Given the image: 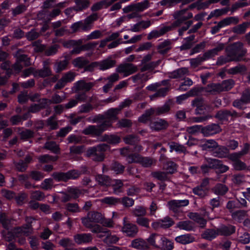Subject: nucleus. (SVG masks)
Segmentation results:
<instances>
[{"label":"nucleus","mask_w":250,"mask_h":250,"mask_svg":"<svg viewBox=\"0 0 250 250\" xmlns=\"http://www.w3.org/2000/svg\"><path fill=\"white\" fill-rule=\"evenodd\" d=\"M191 105L193 107H196L195 113L200 115L199 116L194 118L195 122H203L212 118L209 113L210 108L204 104L202 98H195L192 101Z\"/></svg>","instance_id":"1"},{"label":"nucleus","mask_w":250,"mask_h":250,"mask_svg":"<svg viewBox=\"0 0 250 250\" xmlns=\"http://www.w3.org/2000/svg\"><path fill=\"white\" fill-rule=\"evenodd\" d=\"M127 148L120 149L121 155L126 157V161L128 164H139L146 167H149L152 165V160L150 158L142 156L139 154V152L130 154Z\"/></svg>","instance_id":"2"},{"label":"nucleus","mask_w":250,"mask_h":250,"mask_svg":"<svg viewBox=\"0 0 250 250\" xmlns=\"http://www.w3.org/2000/svg\"><path fill=\"white\" fill-rule=\"evenodd\" d=\"M31 232V226L30 224H27L22 227L15 228L12 231H3L2 235L7 241H11L15 237H21V240H20L19 242L21 244H22L25 241V239L23 237L29 235Z\"/></svg>","instance_id":"3"},{"label":"nucleus","mask_w":250,"mask_h":250,"mask_svg":"<svg viewBox=\"0 0 250 250\" xmlns=\"http://www.w3.org/2000/svg\"><path fill=\"white\" fill-rule=\"evenodd\" d=\"M243 44L240 42L233 43L226 49L228 56L233 61H240L246 53V51L243 49Z\"/></svg>","instance_id":"4"},{"label":"nucleus","mask_w":250,"mask_h":250,"mask_svg":"<svg viewBox=\"0 0 250 250\" xmlns=\"http://www.w3.org/2000/svg\"><path fill=\"white\" fill-rule=\"evenodd\" d=\"M96 237L101 238L104 243L110 245L116 243L119 238L115 235H111L107 228H103L95 224V235Z\"/></svg>","instance_id":"5"},{"label":"nucleus","mask_w":250,"mask_h":250,"mask_svg":"<svg viewBox=\"0 0 250 250\" xmlns=\"http://www.w3.org/2000/svg\"><path fill=\"white\" fill-rule=\"evenodd\" d=\"M169 110L170 107L167 104H165L163 106L157 108L151 107L146 109L145 113L139 117L138 121L140 123H146L151 120V116L153 115H160L167 113Z\"/></svg>","instance_id":"6"},{"label":"nucleus","mask_w":250,"mask_h":250,"mask_svg":"<svg viewBox=\"0 0 250 250\" xmlns=\"http://www.w3.org/2000/svg\"><path fill=\"white\" fill-rule=\"evenodd\" d=\"M137 138L134 135H128L124 138V142L129 146L123 147L129 150V153L134 154L136 152H140L143 150V146L137 143Z\"/></svg>","instance_id":"7"},{"label":"nucleus","mask_w":250,"mask_h":250,"mask_svg":"<svg viewBox=\"0 0 250 250\" xmlns=\"http://www.w3.org/2000/svg\"><path fill=\"white\" fill-rule=\"evenodd\" d=\"M85 170L79 171L77 170H70L66 173H53V177L58 181H66L69 179H75L78 178Z\"/></svg>","instance_id":"8"},{"label":"nucleus","mask_w":250,"mask_h":250,"mask_svg":"<svg viewBox=\"0 0 250 250\" xmlns=\"http://www.w3.org/2000/svg\"><path fill=\"white\" fill-rule=\"evenodd\" d=\"M241 115L234 109H221L217 111L215 118L220 121H228L230 117L236 118L240 117Z\"/></svg>","instance_id":"9"},{"label":"nucleus","mask_w":250,"mask_h":250,"mask_svg":"<svg viewBox=\"0 0 250 250\" xmlns=\"http://www.w3.org/2000/svg\"><path fill=\"white\" fill-rule=\"evenodd\" d=\"M122 231L127 236L134 237L137 235L139 229L136 225L126 221L125 218L123 226L122 228Z\"/></svg>","instance_id":"10"},{"label":"nucleus","mask_w":250,"mask_h":250,"mask_svg":"<svg viewBox=\"0 0 250 250\" xmlns=\"http://www.w3.org/2000/svg\"><path fill=\"white\" fill-rule=\"evenodd\" d=\"M220 160L211 158L206 157L203 165L201 166V170L204 174L208 173L210 169H216Z\"/></svg>","instance_id":"11"},{"label":"nucleus","mask_w":250,"mask_h":250,"mask_svg":"<svg viewBox=\"0 0 250 250\" xmlns=\"http://www.w3.org/2000/svg\"><path fill=\"white\" fill-rule=\"evenodd\" d=\"M137 66L133 63L121 64L116 68V71L119 73H123L124 77H127L137 71Z\"/></svg>","instance_id":"12"},{"label":"nucleus","mask_w":250,"mask_h":250,"mask_svg":"<svg viewBox=\"0 0 250 250\" xmlns=\"http://www.w3.org/2000/svg\"><path fill=\"white\" fill-rule=\"evenodd\" d=\"M76 74L72 71H69L62 75V78L57 82L54 86L56 89H60L65 86L68 83H71L75 80Z\"/></svg>","instance_id":"13"},{"label":"nucleus","mask_w":250,"mask_h":250,"mask_svg":"<svg viewBox=\"0 0 250 250\" xmlns=\"http://www.w3.org/2000/svg\"><path fill=\"white\" fill-rule=\"evenodd\" d=\"M226 208L229 209V211L231 213V216L233 219H241L244 215V211L241 210L232 212L234 208H239V202L237 201H229L227 204Z\"/></svg>","instance_id":"14"},{"label":"nucleus","mask_w":250,"mask_h":250,"mask_svg":"<svg viewBox=\"0 0 250 250\" xmlns=\"http://www.w3.org/2000/svg\"><path fill=\"white\" fill-rule=\"evenodd\" d=\"M109 148L108 145L102 144L95 146V162L103 161L105 157L104 152Z\"/></svg>","instance_id":"15"},{"label":"nucleus","mask_w":250,"mask_h":250,"mask_svg":"<svg viewBox=\"0 0 250 250\" xmlns=\"http://www.w3.org/2000/svg\"><path fill=\"white\" fill-rule=\"evenodd\" d=\"M116 64V61L109 57L100 62H95V67L99 66L100 70L104 71L114 67Z\"/></svg>","instance_id":"16"},{"label":"nucleus","mask_w":250,"mask_h":250,"mask_svg":"<svg viewBox=\"0 0 250 250\" xmlns=\"http://www.w3.org/2000/svg\"><path fill=\"white\" fill-rule=\"evenodd\" d=\"M220 130L219 125L216 124H211L203 126L202 134L204 136L208 137L219 133Z\"/></svg>","instance_id":"17"},{"label":"nucleus","mask_w":250,"mask_h":250,"mask_svg":"<svg viewBox=\"0 0 250 250\" xmlns=\"http://www.w3.org/2000/svg\"><path fill=\"white\" fill-rule=\"evenodd\" d=\"M172 30V26H164L158 30H153L147 36V39L151 40L153 38H157L164 35L167 32Z\"/></svg>","instance_id":"18"},{"label":"nucleus","mask_w":250,"mask_h":250,"mask_svg":"<svg viewBox=\"0 0 250 250\" xmlns=\"http://www.w3.org/2000/svg\"><path fill=\"white\" fill-rule=\"evenodd\" d=\"M236 231V227L231 224L222 225L217 229V232L221 236H229L234 234Z\"/></svg>","instance_id":"19"},{"label":"nucleus","mask_w":250,"mask_h":250,"mask_svg":"<svg viewBox=\"0 0 250 250\" xmlns=\"http://www.w3.org/2000/svg\"><path fill=\"white\" fill-rule=\"evenodd\" d=\"M49 64V62L47 61L43 62L42 68L39 70H36V71L34 73V76L35 77L42 78L50 76L52 74V71L48 66Z\"/></svg>","instance_id":"20"},{"label":"nucleus","mask_w":250,"mask_h":250,"mask_svg":"<svg viewBox=\"0 0 250 250\" xmlns=\"http://www.w3.org/2000/svg\"><path fill=\"white\" fill-rule=\"evenodd\" d=\"M120 110L118 107L111 108L109 109L105 113V117L102 115V121H108L112 123L113 121H115L118 119L117 115L119 114Z\"/></svg>","instance_id":"21"},{"label":"nucleus","mask_w":250,"mask_h":250,"mask_svg":"<svg viewBox=\"0 0 250 250\" xmlns=\"http://www.w3.org/2000/svg\"><path fill=\"white\" fill-rule=\"evenodd\" d=\"M92 87V83H85L83 80H81L75 83L72 89L75 92L79 91L86 92L89 90Z\"/></svg>","instance_id":"22"},{"label":"nucleus","mask_w":250,"mask_h":250,"mask_svg":"<svg viewBox=\"0 0 250 250\" xmlns=\"http://www.w3.org/2000/svg\"><path fill=\"white\" fill-rule=\"evenodd\" d=\"M112 125V123L108 121H102V123L97 126H95V138L99 140L103 136V132Z\"/></svg>","instance_id":"23"},{"label":"nucleus","mask_w":250,"mask_h":250,"mask_svg":"<svg viewBox=\"0 0 250 250\" xmlns=\"http://www.w3.org/2000/svg\"><path fill=\"white\" fill-rule=\"evenodd\" d=\"M187 12V9H181L179 11H176L173 15L175 19L176 20L174 21L172 25L168 26H172V29L176 27L180 26L182 23L185 21V19H184L182 17L183 15H185Z\"/></svg>","instance_id":"24"},{"label":"nucleus","mask_w":250,"mask_h":250,"mask_svg":"<svg viewBox=\"0 0 250 250\" xmlns=\"http://www.w3.org/2000/svg\"><path fill=\"white\" fill-rule=\"evenodd\" d=\"M24 62L25 65H29L31 64L29 59L27 56L25 55H20L18 58L17 62L13 65V68L16 72H19L22 67L21 62Z\"/></svg>","instance_id":"25"},{"label":"nucleus","mask_w":250,"mask_h":250,"mask_svg":"<svg viewBox=\"0 0 250 250\" xmlns=\"http://www.w3.org/2000/svg\"><path fill=\"white\" fill-rule=\"evenodd\" d=\"M175 240L177 243L187 245L194 242L195 238L193 234L187 233L176 237Z\"/></svg>","instance_id":"26"},{"label":"nucleus","mask_w":250,"mask_h":250,"mask_svg":"<svg viewBox=\"0 0 250 250\" xmlns=\"http://www.w3.org/2000/svg\"><path fill=\"white\" fill-rule=\"evenodd\" d=\"M131 247L139 250H147L149 248L147 242L140 238L133 240L131 243Z\"/></svg>","instance_id":"27"},{"label":"nucleus","mask_w":250,"mask_h":250,"mask_svg":"<svg viewBox=\"0 0 250 250\" xmlns=\"http://www.w3.org/2000/svg\"><path fill=\"white\" fill-rule=\"evenodd\" d=\"M99 141L101 142H106L111 145H116L121 142V138L119 136L116 135L104 134L99 138Z\"/></svg>","instance_id":"28"},{"label":"nucleus","mask_w":250,"mask_h":250,"mask_svg":"<svg viewBox=\"0 0 250 250\" xmlns=\"http://www.w3.org/2000/svg\"><path fill=\"white\" fill-rule=\"evenodd\" d=\"M95 223H98L105 227H111L112 226V222L106 219L102 214L95 211Z\"/></svg>","instance_id":"29"},{"label":"nucleus","mask_w":250,"mask_h":250,"mask_svg":"<svg viewBox=\"0 0 250 250\" xmlns=\"http://www.w3.org/2000/svg\"><path fill=\"white\" fill-rule=\"evenodd\" d=\"M75 242L78 244L87 243L92 241V236L88 233L77 234L74 236Z\"/></svg>","instance_id":"30"},{"label":"nucleus","mask_w":250,"mask_h":250,"mask_svg":"<svg viewBox=\"0 0 250 250\" xmlns=\"http://www.w3.org/2000/svg\"><path fill=\"white\" fill-rule=\"evenodd\" d=\"M158 248H161L163 250H172L174 248V244L172 241L169 240L167 238L161 236Z\"/></svg>","instance_id":"31"},{"label":"nucleus","mask_w":250,"mask_h":250,"mask_svg":"<svg viewBox=\"0 0 250 250\" xmlns=\"http://www.w3.org/2000/svg\"><path fill=\"white\" fill-rule=\"evenodd\" d=\"M92 0H74L75 5L74 6V11H82L87 9Z\"/></svg>","instance_id":"32"},{"label":"nucleus","mask_w":250,"mask_h":250,"mask_svg":"<svg viewBox=\"0 0 250 250\" xmlns=\"http://www.w3.org/2000/svg\"><path fill=\"white\" fill-rule=\"evenodd\" d=\"M170 43V42L168 40L159 43L157 46L158 52L162 55L167 54L171 49Z\"/></svg>","instance_id":"33"},{"label":"nucleus","mask_w":250,"mask_h":250,"mask_svg":"<svg viewBox=\"0 0 250 250\" xmlns=\"http://www.w3.org/2000/svg\"><path fill=\"white\" fill-rule=\"evenodd\" d=\"M220 83V91H228L231 90L235 84V82L231 79L223 81Z\"/></svg>","instance_id":"34"},{"label":"nucleus","mask_w":250,"mask_h":250,"mask_svg":"<svg viewBox=\"0 0 250 250\" xmlns=\"http://www.w3.org/2000/svg\"><path fill=\"white\" fill-rule=\"evenodd\" d=\"M94 213L93 212H89L87 216L82 219V223L84 226L87 228L93 229L94 226Z\"/></svg>","instance_id":"35"},{"label":"nucleus","mask_w":250,"mask_h":250,"mask_svg":"<svg viewBox=\"0 0 250 250\" xmlns=\"http://www.w3.org/2000/svg\"><path fill=\"white\" fill-rule=\"evenodd\" d=\"M239 21V19L236 17H229L224 19L220 21L218 24L222 28L224 27L228 26L231 23L237 24Z\"/></svg>","instance_id":"36"},{"label":"nucleus","mask_w":250,"mask_h":250,"mask_svg":"<svg viewBox=\"0 0 250 250\" xmlns=\"http://www.w3.org/2000/svg\"><path fill=\"white\" fill-rule=\"evenodd\" d=\"M161 235L155 233H153L150 235L149 237L147 239V243L149 246H153L156 248H158V245L159 244L160 239L161 238Z\"/></svg>","instance_id":"37"},{"label":"nucleus","mask_w":250,"mask_h":250,"mask_svg":"<svg viewBox=\"0 0 250 250\" xmlns=\"http://www.w3.org/2000/svg\"><path fill=\"white\" fill-rule=\"evenodd\" d=\"M218 234L219 233L217 232V230L208 229L203 232L202 237L205 239L211 241L215 239Z\"/></svg>","instance_id":"38"},{"label":"nucleus","mask_w":250,"mask_h":250,"mask_svg":"<svg viewBox=\"0 0 250 250\" xmlns=\"http://www.w3.org/2000/svg\"><path fill=\"white\" fill-rule=\"evenodd\" d=\"M117 0H102L95 3V12L103 8H106Z\"/></svg>","instance_id":"39"},{"label":"nucleus","mask_w":250,"mask_h":250,"mask_svg":"<svg viewBox=\"0 0 250 250\" xmlns=\"http://www.w3.org/2000/svg\"><path fill=\"white\" fill-rule=\"evenodd\" d=\"M167 126V121L163 119H159L151 123V127L156 131H159L165 129Z\"/></svg>","instance_id":"40"},{"label":"nucleus","mask_w":250,"mask_h":250,"mask_svg":"<svg viewBox=\"0 0 250 250\" xmlns=\"http://www.w3.org/2000/svg\"><path fill=\"white\" fill-rule=\"evenodd\" d=\"M83 31H87L91 29L94 23V15L91 14L84 21H82Z\"/></svg>","instance_id":"41"},{"label":"nucleus","mask_w":250,"mask_h":250,"mask_svg":"<svg viewBox=\"0 0 250 250\" xmlns=\"http://www.w3.org/2000/svg\"><path fill=\"white\" fill-rule=\"evenodd\" d=\"M213 192L220 196L226 194L228 191V187L222 184H217L212 189Z\"/></svg>","instance_id":"42"},{"label":"nucleus","mask_w":250,"mask_h":250,"mask_svg":"<svg viewBox=\"0 0 250 250\" xmlns=\"http://www.w3.org/2000/svg\"><path fill=\"white\" fill-rule=\"evenodd\" d=\"M177 227L180 229L191 231L193 229V223L190 221H183L179 222Z\"/></svg>","instance_id":"43"},{"label":"nucleus","mask_w":250,"mask_h":250,"mask_svg":"<svg viewBox=\"0 0 250 250\" xmlns=\"http://www.w3.org/2000/svg\"><path fill=\"white\" fill-rule=\"evenodd\" d=\"M222 49V46H218L213 49L208 50L205 52L203 55L207 60H208L214 57L215 55H217L218 53L221 51Z\"/></svg>","instance_id":"44"},{"label":"nucleus","mask_w":250,"mask_h":250,"mask_svg":"<svg viewBox=\"0 0 250 250\" xmlns=\"http://www.w3.org/2000/svg\"><path fill=\"white\" fill-rule=\"evenodd\" d=\"M188 72V69L186 67L177 69L171 72L170 78L172 79L182 78L185 76Z\"/></svg>","instance_id":"45"},{"label":"nucleus","mask_w":250,"mask_h":250,"mask_svg":"<svg viewBox=\"0 0 250 250\" xmlns=\"http://www.w3.org/2000/svg\"><path fill=\"white\" fill-rule=\"evenodd\" d=\"M227 150L225 146H219L218 144V146L212 151V153L215 157L223 158L225 156Z\"/></svg>","instance_id":"46"},{"label":"nucleus","mask_w":250,"mask_h":250,"mask_svg":"<svg viewBox=\"0 0 250 250\" xmlns=\"http://www.w3.org/2000/svg\"><path fill=\"white\" fill-rule=\"evenodd\" d=\"M94 45L93 43H88L85 45L82 44L74 46L73 49L71 51L72 54H79L82 51L86 50L92 48Z\"/></svg>","instance_id":"47"},{"label":"nucleus","mask_w":250,"mask_h":250,"mask_svg":"<svg viewBox=\"0 0 250 250\" xmlns=\"http://www.w3.org/2000/svg\"><path fill=\"white\" fill-rule=\"evenodd\" d=\"M217 146L218 143L215 140L209 139L207 140L202 146L205 150L212 151Z\"/></svg>","instance_id":"48"},{"label":"nucleus","mask_w":250,"mask_h":250,"mask_svg":"<svg viewBox=\"0 0 250 250\" xmlns=\"http://www.w3.org/2000/svg\"><path fill=\"white\" fill-rule=\"evenodd\" d=\"M68 64V60L65 59L64 60L56 62L54 64V69L57 73H59L65 70Z\"/></svg>","instance_id":"49"},{"label":"nucleus","mask_w":250,"mask_h":250,"mask_svg":"<svg viewBox=\"0 0 250 250\" xmlns=\"http://www.w3.org/2000/svg\"><path fill=\"white\" fill-rule=\"evenodd\" d=\"M95 180L98 182L102 186H108L110 184V178L109 176L104 175H98L95 176Z\"/></svg>","instance_id":"50"},{"label":"nucleus","mask_w":250,"mask_h":250,"mask_svg":"<svg viewBox=\"0 0 250 250\" xmlns=\"http://www.w3.org/2000/svg\"><path fill=\"white\" fill-rule=\"evenodd\" d=\"M111 169L116 174H121L124 173L125 167L117 161L113 162L111 166Z\"/></svg>","instance_id":"51"},{"label":"nucleus","mask_w":250,"mask_h":250,"mask_svg":"<svg viewBox=\"0 0 250 250\" xmlns=\"http://www.w3.org/2000/svg\"><path fill=\"white\" fill-rule=\"evenodd\" d=\"M150 220L145 216H141L136 218V222L140 227L146 228L147 229H150L149 222Z\"/></svg>","instance_id":"52"},{"label":"nucleus","mask_w":250,"mask_h":250,"mask_svg":"<svg viewBox=\"0 0 250 250\" xmlns=\"http://www.w3.org/2000/svg\"><path fill=\"white\" fill-rule=\"evenodd\" d=\"M89 63V61L83 57H78L72 61V64L75 67L82 68Z\"/></svg>","instance_id":"53"},{"label":"nucleus","mask_w":250,"mask_h":250,"mask_svg":"<svg viewBox=\"0 0 250 250\" xmlns=\"http://www.w3.org/2000/svg\"><path fill=\"white\" fill-rule=\"evenodd\" d=\"M220 85L219 83H211L207 85L206 87V91L212 93L213 92L220 93Z\"/></svg>","instance_id":"54"},{"label":"nucleus","mask_w":250,"mask_h":250,"mask_svg":"<svg viewBox=\"0 0 250 250\" xmlns=\"http://www.w3.org/2000/svg\"><path fill=\"white\" fill-rule=\"evenodd\" d=\"M149 7V3L147 0L138 2L134 5V9L139 12H143Z\"/></svg>","instance_id":"55"},{"label":"nucleus","mask_w":250,"mask_h":250,"mask_svg":"<svg viewBox=\"0 0 250 250\" xmlns=\"http://www.w3.org/2000/svg\"><path fill=\"white\" fill-rule=\"evenodd\" d=\"M44 147L55 153H59L60 148L59 146L54 142H48L45 144Z\"/></svg>","instance_id":"56"},{"label":"nucleus","mask_w":250,"mask_h":250,"mask_svg":"<svg viewBox=\"0 0 250 250\" xmlns=\"http://www.w3.org/2000/svg\"><path fill=\"white\" fill-rule=\"evenodd\" d=\"M247 25V23L243 22L242 24H239L234 27L233 28L232 31L233 33L237 34H243L246 32Z\"/></svg>","instance_id":"57"},{"label":"nucleus","mask_w":250,"mask_h":250,"mask_svg":"<svg viewBox=\"0 0 250 250\" xmlns=\"http://www.w3.org/2000/svg\"><path fill=\"white\" fill-rule=\"evenodd\" d=\"M120 198L114 197H105L102 199V202L109 205H116L119 204Z\"/></svg>","instance_id":"58"},{"label":"nucleus","mask_w":250,"mask_h":250,"mask_svg":"<svg viewBox=\"0 0 250 250\" xmlns=\"http://www.w3.org/2000/svg\"><path fill=\"white\" fill-rule=\"evenodd\" d=\"M246 68L243 65H237L235 67L230 68L227 70V72L231 75H236L241 73L245 71Z\"/></svg>","instance_id":"59"},{"label":"nucleus","mask_w":250,"mask_h":250,"mask_svg":"<svg viewBox=\"0 0 250 250\" xmlns=\"http://www.w3.org/2000/svg\"><path fill=\"white\" fill-rule=\"evenodd\" d=\"M163 229H167L174 224V221L169 216H167L163 219H160Z\"/></svg>","instance_id":"60"},{"label":"nucleus","mask_w":250,"mask_h":250,"mask_svg":"<svg viewBox=\"0 0 250 250\" xmlns=\"http://www.w3.org/2000/svg\"><path fill=\"white\" fill-rule=\"evenodd\" d=\"M192 192L193 194L198 195L201 198L206 196L208 193V190L207 189H203L198 186L194 188H193Z\"/></svg>","instance_id":"61"},{"label":"nucleus","mask_w":250,"mask_h":250,"mask_svg":"<svg viewBox=\"0 0 250 250\" xmlns=\"http://www.w3.org/2000/svg\"><path fill=\"white\" fill-rule=\"evenodd\" d=\"M146 211L145 207L142 206H138L136 207L133 211L134 215L137 217L145 216L146 215Z\"/></svg>","instance_id":"62"},{"label":"nucleus","mask_w":250,"mask_h":250,"mask_svg":"<svg viewBox=\"0 0 250 250\" xmlns=\"http://www.w3.org/2000/svg\"><path fill=\"white\" fill-rule=\"evenodd\" d=\"M232 167L236 170H247V166L246 164L241 160L237 161L236 162L232 163Z\"/></svg>","instance_id":"63"},{"label":"nucleus","mask_w":250,"mask_h":250,"mask_svg":"<svg viewBox=\"0 0 250 250\" xmlns=\"http://www.w3.org/2000/svg\"><path fill=\"white\" fill-rule=\"evenodd\" d=\"M0 222L5 229L7 230L9 229L10 220L8 218L5 213H1L0 214Z\"/></svg>","instance_id":"64"}]
</instances>
